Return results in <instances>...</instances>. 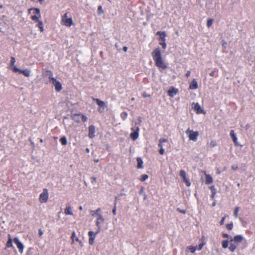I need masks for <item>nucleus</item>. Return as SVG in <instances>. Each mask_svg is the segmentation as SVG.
Segmentation results:
<instances>
[{"instance_id":"nucleus-1","label":"nucleus","mask_w":255,"mask_h":255,"mask_svg":"<svg viewBox=\"0 0 255 255\" xmlns=\"http://www.w3.org/2000/svg\"><path fill=\"white\" fill-rule=\"evenodd\" d=\"M152 58L155 63L156 66L162 70L167 68L166 64L163 61L161 53L159 48L154 49L151 53Z\"/></svg>"},{"instance_id":"nucleus-2","label":"nucleus","mask_w":255,"mask_h":255,"mask_svg":"<svg viewBox=\"0 0 255 255\" xmlns=\"http://www.w3.org/2000/svg\"><path fill=\"white\" fill-rule=\"evenodd\" d=\"M91 214L93 216L97 217L96 221V226H103L105 220L101 214V208L97 209L95 211H91Z\"/></svg>"},{"instance_id":"nucleus-3","label":"nucleus","mask_w":255,"mask_h":255,"mask_svg":"<svg viewBox=\"0 0 255 255\" xmlns=\"http://www.w3.org/2000/svg\"><path fill=\"white\" fill-rule=\"evenodd\" d=\"M186 134L188 135L189 139L193 141H196L197 140V137L199 135L198 131H194L188 128L185 131Z\"/></svg>"},{"instance_id":"nucleus-4","label":"nucleus","mask_w":255,"mask_h":255,"mask_svg":"<svg viewBox=\"0 0 255 255\" xmlns=\"http://www.w3.org/2000/svg\"><path fill=\"white\" fill-rule=\"evenodd\" d=\"M93 101L96 102L97 104L98 105V111L101 113H103L104 111L105 108H106V105H105V103L103 101L99 100V99L93 98Z\"/></svg>"},{"instance_id":"nucleus-5","label":"nucleus","mask_w":255,"mask_h":255,"mask_svg":"<svg viewBox=\"0 0 255 255\" xmlns=\"http://www.w3.org/2000/svg\"><path fill=\"white\" fill-rule=\"evenodd\" d=\"M48 198V191L46 189H44L43 191L40 194L39 201L41 203H45L47 202Z\"/></svg>"},{"instance_id":"nucleus-6","label":"nucleus","mask_w":255,"mask_h":255,"mask_svg":"<svg viewBox=\"0 0 255 255\" xmlns=\"http://www.w3.org/2000/svg\"><path fill=\"white\" fill-rule=\"evenodd\" d=\"M13 242L16 245L17 248L18 249L19 252L22 254L23 252L24 246L22 243L19 241L18 237H15L13 239Z\"/></svg>"},{"instance_id":"nucleus-7","label":"nucleus","mask_w":255,"mask_h":255,"mask_svg":"<svg viewBox=\"0 0 255 255\" xmlns=\"http://www.w3.org/2000/svg\"><path fill=\"white\" fill-rule=\"evenodd\" d=\"M179 175L180 177L182 178L183 181L186 183L187 186L189 187L191 185V183L188 179L186 177V172L181 170L180 171Z\"/></svg>"},{"instance_id":"nucleus-8","label":"nucleus","mask_w":255,"mask_h":255,"mask_svg":"<svg viewBox=\"0 0 255 255\" xmlns=\"http://www.w3.org/2000/svg\"><path fill=\"white\" fill-rule=\"evenodd\" d=\"M131 129L133 130V132H132L130 133V136L133 140H135L138 137V135H139L138 132L139 130V128L138 127H137L135 128V129H133V128H132Z\"/></svg>"},{"instance_id":"nucleus-9","label":"nucleus","mask_w":255,"mask_h":255,"mask_svg":"<svg viewBox=\"0 0 255 255\" xmlns=\"http://www.w3.org/2000/svg\"><path fill=\"white\" fill-rule=\"evenodd\" d=\"M244 238L241 235H238L234 236V238L230 237V242H234L239 245L243 240Z\"/></svg>"},{"instance_id":"nucleus-10","label":"nucleus","mask_w":255,"mask_h":255,"mask_svg":"<svg viewBox=\"0 0 255 255\" xmlns=\"http://www.w3.org/2000/svg\"><path fill=\"white\" fill-rule=\"evenodd\" d=\"M51 83L54 86L56 91L59 92L62 90V85L58 81H57L55 79Z\"/></svg>"},{"instance_id":"nucleus-11","label":"nucleus","mask_w":255,"mask_h":255,"mask_svg":"<svg viewBox=\"0 0 255 255\" xmlns=\"http://www.w3.org/2000/svg\"><path fill=\"white\" fill-rule=\"evenodd\" d=\"M178 92V90L177 89L173 87H170L169 90L168 91V95L170 97H173L175 95L177 94Z\"/></svg>"},{"instance_id":"nucleus-12","label":"nucleus","mask_w":255,"mask_h":255,"mask_svg":"<svg viewBox=\"0 0 255 255\" xmlns=\"http://www.w3.org/2000/svg\"><path fill=\"white\" fill-rule=\"evenodd\" d=\"M95 127L93 125H90L89 127V134L88 136L90 138H93L95 137Z\"/></svg>"},{"instance_id":"nucleus-13","label":"nucleus","mask_w":255,"mask_h":255,"mask_svg":"<svg viewBox=\"0 0 255 255\" xmlns=\"http://www.w3.org/2000/svg\"><path fill=\"white\" fill-rule=\"evenodd\" d=\"M193 108L194 111L196 112L197 114H201L203 112V110L201 109L200 105L199 103H193Z\"/></svg>"},{"instance_id":"nucleus-14","label":"nucleus","mask_w":255,"mask_h":255,"mask_svg":"<svg viewBox=\"0 0 255 255\" xmlns=\"http://www.w3.org/2000/svg\"><path fill=\"white\" fill-rule=\"evenodd\" d=\"M96 235L93 231H90L88 232V236H89V243L90 245H92L94 244Z\"/></svg>"},{"instance_id":"nucleus-15","label":"nucleus","mask_w":255,"mask_h":255,"mask_svg":"<svg viewBox=\"0 0 255 255\" xmlns=\"http://www.w3.org/2000/svg\"><path fill=\"white\" fill-rule=\"evenodd\" d=\"M189 88L191 90L197 89L198 88V84L196 80L194 79L189 85Z\"/></svg>"},{"instance_id":"nucleus-16","label":"nucleus","mask_w":255,"mask_h":255,"mask_svg":"<svg viewBox=\"0 0 255 255\" xmlns=\"http://www.w3.org/2000/svg\"><path fill=\"white\" fill-rule=\"evenodd\" d=\"M238 244L237 243L233 242H230V247H229V250L231 252H234L235 250L237 249V247L238 246Z\"/></svg>"},{"instance_id":"nucleus-17","label":"nucleus","mask_w":255,"mask_h":255,"mask_svg":"<svg viewBox=\"0 0 255 255\" xmlns=\"http://www.w3.org/2000/svg\"><path fill=\"white\" fill-rule=\"evenodd\" d=\"M63 22L66 26H70L73 24V20L71 17L66 18Z\"/></svg>"},{"instance_id":"nucleus-18","label":"nucleus","mask_w":255,"mask_h":255,"mask_svg":"<svg viewBox=\"0 0 255 255\" xmlns=\"http://www.w3.org/2000/svg\"><path fill=\"white\" fill-rule=\"evenodd\" d=\"M230 135L233 139V141H234V142L235 143V144L236 145H238V143H237V140H238V138L235 133V132H234V130H231L230 131Z\"/></svg>"},{"instance_id":"nucleus-19","label":"nucleus","mask_w":255,"mask_h":255,"mask_svg":"<svg viewBox=\"0 0 255 255\" xmlns=\"http://www.w3.org/2000/svg\"><path fill=\"white\" fill-rule=\"evenodd\" d=\"M64 213L66 215H73V212L71 211V207L69 205V204L66 205V207L65 209Z\"/></svg>"},{"instance_id":"nucleus-20","label":"nucleus","mask_w":255,"mask_h":255,"mask_svg":"<svg viewBox=\"0 0 255 255\" xmlns=\"http://www.w3.org/2000/svg\"><path fill=\"white\" fill-rule=\"evenodd\" d=\"M8 236V239L6 243L5 248H11L13 247L12 240L10 237V235L9 234Z\"/></svg>"},{"instance_id":"nucleus-21","label":"nucleus","mask_w":255,"mask_h":255,"mask_svg":"<svg viewBox=\"0 0 255 255\" xmlns=\"http://www.w3.org/2000/svg\"><path fill=\"white\" fill-rule=\"evenodd\" d=\"M157 35H159L160 36V38L162 41H165V37L166 36L165 32L158 31L157 32Z\"/></svg>"},{"instance_id":"nucleus-22","label":"nucleus","mask_w":255,"mask_h":255,"mask_svg":"<svg viewBox=\"0 0 255 255\" xmlns=\"http://www.w3.org/2000/svg\"><path fill=\"white\" fill-rule=\"evenodd\" d=\"M30 70L28 69L25 70H21L20 72V73H22L26 77H29L30 75Z\"/></svg>"},{"instance_id":"nucleus-23","label":"nucleus","mask_w":255,"mask_h":255,"mask_svg":"<svg viewBox=\"0 0 255 255\" xmlns=\"http://www.w3.org/2000/svg\"><path fill=\"white\" fill-rule=\"evenodd\" d=\"M136 160L137 162V168L138 169L142 168L143 167V161L141 158L140 157H137Z\"/></svg>"},{"instance_id":"nucleus-24","label":"nucleus","mask_w":255,"mask_h":255,"mask_svg":"<svg viewBox=\"0 0 255 255\" xmlns=\"http://www.w3.org/2000/svg\"><path fill=\"white\" fill-rule=\"evenodd\" d=\"M213 182V179L211 175H206V179L205 183L207 184H210Z\"/></svg>"},{"instance_id":"nucleus-25","label":"nucleus","mask_w":255,"mask_h":255,"mask_svg":"<svg viewBox=\"0 0 255 255\" xmlns=\"http://www.w3.org/2000/svg\"><path fill=\"white\" fill-rule=\"evenodd\" d=\"M80 113L79 114H74L72 115V119L74 120L75 122L79 123L80 122L79 116H80Z\"/></svg>"},{"instance_id":"nucleus-26","label":"nucleus","mask_w":255,"mask_h":255,"mask_svg":"<svg viewBox=\"0 0 255 255\" xmlns=\"http://www.w3.org/2000/svg\"><path fill=\"white\" fill-rule=\"evenodd\" d=\"M48 79L49 82L51 83L55 79L53 77V72L51 71H48Z\"/></svg>"},{"instance_id":"nucleus-27","label":"nucleus","mask_w":255,"mask_h":255,"mask_svg":"<svg viewBox=\"0 0 255 255\" xmlns=\"http://www.w3.org/2000/svg\"><path fill=\"white\" fill-rule=\"evenodd\" d=\"M167 142V139H166V138H160L159 140V143L158 144V146L160 148H163V144H162V143L163 142Z\"/></svg>"},{"instance_id":"nucleus-28","label":"nucleus","mask_w":255,"mask_h":255,"mask_svg":"<svg viewBox=\"0 0 255 255\" xmlns=\"http://www.w3.org/2000/svg\"><path fill=\"white\" fill-rule=\"evenodd\" d=\"M60 141L63 145H65L67 144V140L66 136H63L60 139Z\"/></svg>"},{"instance_id":"nucleus-29","label":"nucleus","mask_w":255,"mask_h":255,"mask_svg":"<svg viewBox=\"0 0 255 255\" xmlns=\"http://www.w3.org/2000/svg\"><path fill=\"white\" fill-rule=\"evenodd\" d=\"M187 251H190L192 253H194L196 251V247L193 246H188L186 248Z\"/></svg>"},{"instance_id":"nucleus-30","label":"nucleus","mask_w":255,"mask_h":255,"mask_svg":"<svg viewBox=\"0 0 255 255\" xmlns=\"http://www.w3.org/2000/svg\"><path fill=\"white\" fill-rule=\"evenodd\" d=\"M31 10H33L34 11V12L36 14V15H38V16H40V9L38 8H31L29 9V11H30Z\"/></svg>"},{"instance_id":"nucleus-31","label":"nucleus","mask_w":255,"mask_h":255,"mask_svg":"<svg viewBox=\"0 0 255 255\" xmlns=\"http://www.w3.org/2000/svg\"><path fill=\"white\" fill-rule=\"evenodd\" d=\"M229 245V241L228 240H224L222 241V247L224 249H226L228 248Z\"/></svg>"},{"instance_id":"nucleus-32","label":"nucleus","mask_w":255,"mask_h":255,"mask_svg":"<svg viewBox=\"0 0 255 255\" xmlns=\"http://www.w3.org/2000/svg\"><path fill=\"white\" fill-rule=\"evenodd\" d=\"M38 24L37 26L39 28L40 31L42 32L43 31V22L41 21H38Z\"/></svg>"},{"instance_id":"nucleus-33","label":"nucleus","mask_w":255,"mask_h":255,"mask_svg":"<svg viewBox=\"0 0 255 255\" xmlns=\"http://www.w3.org/2000/svg\"><path fill=\"white\" fill-rule=\"evenodd\" d=\"M240 210V208L239 207H236L234 213V216L236 218H237L238 217V212Z\"/></svg>"},{"instance_id":"nucleus-34","label":"nucleus","mask_w":255,"mask_h":255,"mask_svg":"<svg viewBox=\"0 0 255 255\" xmlns=\"http://www.w3.org/2000/svg\"><path fill=\"white\" fill-rule=\"evenodd\" d=\"M148 178V176L147 175H146V174H142L140 176V180L141 182H143V181H145L146 179H147Z\"/></svg>"},{"instance_id":"nucleus-35","label":"nucleus","mask_w":255,"mask_h":255,"mask_svg":"<svg viewBox=\"0 0 255 255\" xmlns=\"http://www.w3.org/2000/svg\"><path fill=\"white\" fill-rule=\"evenodd\" d=\"M97 12L100 15L104 13V10H103L102 6L101 5H99L98 6Z\"/></svg>"},{"instance_id":"nucleus-36","label":"nucleus","mask_w":255,"mask_h":255,"mask_svg":"<svg viewBox=\"0 0 255 255\" xmlns=\"http://www.w3.org/2000/svg\"><path fill=\"white\" fill-rule=\"evenodd\" d=\"M233 224L232 222L226 225V228L229 230H232L233 229Z\"/></svg>"},{"instance_id":"nucleus-37","label":"nucleus","mask_w":255,"mask_h":255,"mask_svg":"<svg viewBox=\"0 0 255 255\" xmlns=\"http://www.w3.org/2000/svg\"><path fill=\"white\" fill-rule=\"evenodd\" d=\"M213 20L212 19H208L207 22V26L210 27L213 24Z\"/></svg>"},{"instance_id":"nucleus-38","label":"nucleus","mask_w":255,"mask_h":255,"mask_svg":"<svg viewBox=\"0 0 255 255\" xmlns=\"http://www.w3.org/2000/svg\"><path fill=\"white\" fill-rule=\"evenodd\" d=\"M128 115L126 112H122L121 114V118L125 120L127 118Z\"/></svg>"},{"instance_id":"nucleus-39","label":"nucleus","mask_w":255,"mask_h":255,"mask_svg":"<svg viewBox=\"0 0 255 255\" xmlns=\"http://www.w3.org/2000/svg\"><path fill=\"white\" fill-rule=\"evenodd\" d=\"M39 16H38V15H32L31 16V19L33 21H35L36 22H37L39 20H38V18Z\"/></svg>"},{"instance_id":"nucleus-40","label":"nucleus","mask_w":255,"mask_h":255,"mask_svg":"<svg viewBox=\"0 0 255 255\" xmlns=\"http://www.w3.org/2000/svg\"><path fill=\"white\" fill-rule=\"evenodd\" d=\"M204 245V244L203 243H201L199 244L198 246H196L195 247H196V250L200 251L202 249Z\"/></svg>"},{"instance_id":"nucleus-41","label":"nucleus","mask_w":255,"mask_h":255,"mask_svg":"<svg viewBox=\"0 0 255 255\" xmlns=\"http://www.w3.org/2000/svg\"><path fill=\"white\" fill-rule=\"evenodd\" d=\"M15 62V58L13 57H11L10 58V65L11 66H14Z\"/></svg>"},{"instance_id":"nucleus-42","label":"nucleus","mask_w":255,"mask_h":255,"mask_svg":"<svg viewBox=\"0 0 255 255\" xmlns=\"http://www.w3.org/2000/svg\"><path fill=\"white\" fill-rule=\"evenodd\" d=\"M20 70L21 69L17 68L15 66H13V71L14 72H19L20 73Z\"/></svg>"},{"instance_id":"nucleus-43","label":"nucleus","mask_w":255,"mask_h":255,"mask_svg":"<svg viewBox=\"0 0 255 255\" xmlns=\"http://www.w3.org/2000/svg\"><path fill=\"white\" fill-rule=\"evenodd\" d=\"M142 96L143 98H147V97H150V95L144 92L142 93Z\"/></svg>"},{"instance_id":"nucleus-44","label":"nucleus","mask_w":255,"mask_h":255,"mask_svg":"<svg viewBox=\"0 0 255 255\" xmlns=\"http://www.w3.org/2000/svg\"><path fill=\"white\" fill-rule=\"evenodd\" d=\"M81 117H82V120L83 122H85L87 121V117L85 115H82Z\"/></svg>"},{"instance_id":"nucleus-45","label":"nucleus","mask_w":255,"mask_h":255,"mask_svg":"<svg viewBox=\"0 0 255 255\" xmlns=\"http://www.w3.org/2000/svg\"><path fill=\"white\" fill-rule=\"evenodd\" d=\"M160 44L162 46L163 49H165L166 48V44L165 41H162V42H161Z\"/></svg>"},{"instance_id":"nucleus-46","label":"nucleus","mask_w":255,"mask_h":255,"mask_svg":"<svg viewBox=\"0 0 255 255\" xmlns=\"http://www.w3.org/2000/svg\"><path fill=\"white\" fill-rule=\"evenodd\" d=\"M116 204H117V202L116 201L115 203V207L112 211L114 215H115L116 214Z\"/></svg>"},{"instance_id":"nucleus-47","label":"nucleus","mask_w":255,"mask_h":255,"mask_svg":"<svg viewBox=\"0 0 255 255\" xmlns=\"http://www.w3.org/2000/svg\"><path fill=\"white\" fill-rule=\"evenodd\" d=\"M177 211H178L179 212L181 213H182V214H185L186 213V210H182L180 208H177Z\"/></svg>"},{"instance_id":"nucleus-48","label":"nucleus","mask_w":255,"mask_h":255,"mask_svg":"<svg viewBox=\"0 0 255 255\" xmlns=\"http://www.w3.org/2000/svg\"><path fill=\"white\" fill-rule=\"evenodd\" d=\"M165 152V150L164 149H163V148H160V149L159 150V153L161 154V155H163Z\"/></svg>"},{"instance_id":"nucleus-49","label":"nucleus","mask_w":255,"mask_h":255,"mask_svg":"<svg viewBox=\"0 0 255 255\" xmlns=\"http://www.w3.org/2000/svg\"><path fill=\"white\" fill-rule=\"evenodd\" d=\"M96 177H91V183L92 184L94 185L95 184V182H96Z\"/></svg>"},{"instance_id":"nucleus-50","label":"nucleus","mask_w":255,"mask_h":255,"mask_svg":"<svg viewBox=\"0 0 255 255\" xmlns=\"http://www.w3.org/2000/svg\"><path fill=\"white\" fill-rule=\"evenodd\" d=\"M226 217V216H225V217H222V218L221 219V220L220 222V224L221 225H222L224 224Z\"/></svg>"},{"instance_id":"nucleus-51","label":"nucleus","mask_w":255,"mask_h":255,"mask_svg":"<svg viewBox=\"0 0 255 255\" xmlns=\"http://www.w3.org/2000/svg\"><path fill=\"white\" fill-rule=\"evenodd\" d=\"M68 14L67 13H65L62 16V21H64V20L66 19V18H68Z\"/></svg>"},{"instance_id":"nucleus-52","label":"nucleus","mask_w":255,"mask_h":255,"mask_svg":"<svg viewBox=\"0 0 255 255\" xmlns=\"http://www.w3.org/2000/svg\"><path fill=\"white\" fill-rule=\"evenodd\" d=\"M75 241H76V242H78L79 243L81 247H82V246H83V243H82V242H81V241L79 240V239H78V238H75Z\"/></svg>"},{"instance_id":"nucleus-53","label":"nucleus","mask_w":255,"mask_h":255,"mask_svg":"<svg viewBox=\"0 0 255 255\" xmlns=\"http://www.w3.org/2000/svg\"><path fill=\"white\" fill-rule=\"evenodd\" d=\"M139 193L140 194V195H142L143 196V195H144V194H145V192H144V190H143V188H141V189H140Z\"/></svg>"},{"instance_id":"nucleus-54","label":"nucleus","mask_w":255,"mask_h":255,"mask_svg":"<svg viewBox=\"0 0 255 255\" xmlns=\"http://www.w3.org/2000/svg\"><path fill=\"white\" fill-rule=\"evenodd\" d=\"M102 226H97L98 227L97 231L95 233L96 235L98 234L101 231V228Z\"/></svg>"},{"instance_id":"nucleus-55","label":"nucleus","mask_w":255,"mask_h":255,"mask_svg":"<svg viewBox=\"0 0 255 255\" xmlns=\"http://www.w3.org/2000/svg\"><path fill=\"white\" fill-rule=\"evenodd\" d=\"M223 237L224 238H229L230 240V237L228 234H223Z\"/></svg>"},{"instance_id":"nucleus-56","label":"nucleus","mask_w":255,"mask_h":255,"mask_svg":"<svg viewBox=\"0 0 255 255\" xmlns=\"http://www.w3.org/2000/svg\"><path fill=\"white\" fill-rule=\"evenodd\" d=\"M38 234H39V236H40V237L43 235V232L41 230V229H39Z\"/></svg>"},{"instance_id":"nucleus-57","label":"nucleus","mask_w":255,"mask_h":255,"mask_svg":"<svg viewBox=\"0 0 255 255\" xmlns=\"http://www.w3.org/2000/svg\"><path fill=\"white\" fill-rule=\"evenodd\" d=\"M76 236V233L75 232H73L72 235H71V239H74V238Z\"/></svg>"},{"instance_id":"nucleus-58","label":"nucleus","mask_w":255,"mask_h":255,"mask_svg":"<svg viewBox=\"0 0 255 255\" xmlns=\"http://www.w3.org/2000/svg\"><path fill=\"white\" fill-rule=\"evenodd\" d=\"M250 127V124H248L246 125V126L245 127V128L246 130H247Z\"/></svg>"},{"instance_id":"nucleus-59","label":"nucleus","mask_w":255,"mask_h":255,"mask_svg":"<svg viewBox=\"0 0 255 255\" xmlns=\"http://www.w3.org/2000/svg\"><path fill=\"white\" fill-rule=\"evenodd\" d=\"M190 74H191V72H190V71H188L186 72V76L187 77H189V76H190Z\"/></svg>"},{"instance_id":"nucleus-60","label":"nucleus","mask_w":255,"mask_h":255,"mask_svg":"<svg viewBox=\"0 0 255 255\" xmlns=\"http://www.w3.org/2000/svg\"><path fill=\"white\" fill-rule=\"evenodd\" d=\"M232 169L233 170H237V169H238V167H237V166H232Z\"/></svg>"},{"instance_id":"nucleus-61","label":"nucleus","mask_w":255,"mask_h":255,"mask_svg":"<svg viewBox=\"0 0 255 255\" xmlns=\"http://www.w3.org/2000/svg\"><path fill=\"white\" fill-rule=\"evenodd\" d=\"M214 74H215V72H214V71L211 72L209 74V75H210L211 76H212V77L214 76Z\"/></svg>"},{"instance_id":"nucleus-62","label":"nucleus","mask_w":255,"mask_h":255,"mask_svg":"<svg viewBox=\"0 0 255 255\" xmlns=\"http://www.w3.org/2000/svg\"><path fill=\"white\" fill-rule=\"evenodd\" d=\"M128 50V47H126V46H124L123 47V50L125 51V52H126Z\"/></svg>"},{"instance_id":"nucleus-63","label":"nucleus","mask_w":255,"mask_h":255,"mask_svg":"<svg viewBox=\"0 0 255 255\" xmlns=\"http://www.w3.org/2000/svg\"><path fill=\"white\" fill-rule=\"evenodd\" d=\"M143 199L146 200V197H147L146 194H144V195H143Z\"/></svg>"},{"instance_id":"nucleus-64","label":"nucleus","mask_w":255,"mask_h":255,"mask_svg":"<svg viewBox=\"0 0 255 255\" xmlns=\"http://www.w3.org/2000/svg\"><path fill=\"white\" fill-rule=\"evenodd\" d=\"M223 42V46H224L225 47V44H226L225 42H224V41H222Z\"/></svg>"}]
</instances>
